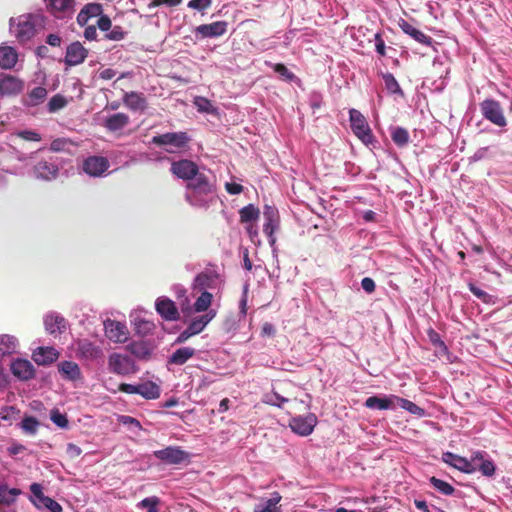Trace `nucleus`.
I'll return each instance as SVG.
<instances>
[{"mask_svg":"<svg viewBox=\"0 0 512 512\" xmlns=\"http://www.w3.org/2000/svg\"><path fill=\"white\" fill-rule=\"evenodd\" d=\"M171 172L180 179L189 180L185 194L186 200L196 208H207L216 196L213 177L199 171L198 166L191 160L175 161Z\"/></svg>","mask_w":512,"mask_h":512,"instance_id":"obj_1","label":"nucleus"},{"mask_svg":"<svg viewBox=\"0 0 512 512\" xmlns=\"http://www.w3.org/2000/svg\"><path fill=\"white\" fill-rule=\"evenodd\" d=\"M14 159L23 163L30 161V174L38 180L52 181L59 175L58 159L51 155H45L44 149H39L36 152L25 154L14 148H9L8 154L5 156V160Z\"/></svg>","mask_w":512,"mask_h":512,"instance_id":"obj_2","label":"nucleus"},{"mask_svg":"<svg viewBox=\"0 0 512 512\" xmlns=\"http://www.w3.org/2000/svg\"><path fill=\"white\" fill-rule=\"evenodd\" d=\"M39 17L33 14H24L10 19V32L20 43L31 40L36 33Z\"/></svg>","mask_w":512,"mask_h":512,"instance_id":"obj_3","label":"nucleus"},{"mask_svg":"<svg viewBox=\"0 0 512 512\" xmlns=\"http://www.w3.org/2000/svg\"><path fill=\"white\" fill-rule=\"evenodd\" d=\"M224 285L222 276L214 269H206L198 273L191 285L192 291H207L218 294Z\"/></svg>","mask_w":512,"mask_h":512,"instance_id":"obj_4","label":"nucleus"},{"mask_svg":"<svg viewBox=\"0 0 512 512\" xmlns=\"http://www.w3.org/2000/svg\"><path fill=\"white\" fill-rule=\"evenodd\" d=\"M349 121L351 129L354 135L366 146L371 145L375 142V137L372 130L363 116V114L357 109L349 110Z\"/></svg>","mask_w":512,"mask_h":512,"instance_id":"obj_5","label":"nucleus"},{"mask_svg":"<svg viewBox=\"0 0 512 512\" xmlns=\"http://www.w3.org/2000/svg\"><path fill=\"white\" fill-rule=\"evenodd\" d=\"M263 219V232L267 236L270 246L274 249L276 244L275 233L280 228V216L278 209L273 205H264Z\"/></svg>","mask_w":512,"mask_h":512,"instance_id":"obj_6","label":"nucleus"},{"mask_svg":"<svg viewBox=\"0 0 512 512\" xmlns=\"http://www.w3.org/2000/svg\"><path fill=\"white\" fill-rule=\"evenodd\" d=\"M108 369L111 373L125 376L136 372L133 359L125 354L111 353L108 357Z\"/></svg>","mask_w":512,"mask_h":512,"instance_id":"obj_7","label":"nucleus"},{"mask_svg":"<svg viewBox=\"0 0 512 512\" xmlns=\"http://www.w3.org/2000/svg\"><path fill=\"white\" fill-rule=\"evenodd\" d=\"M480 110L483 117L491 123L504 127L507 124L503 109L500 103L493 99H485L480 104Z\"/></svg>","mask_w":512,"mask_h":512,"instance_id":"obj_8","label":"nucleus"},{"mask_svg":"<svg viewBox=\"0 0 512 512\" xmlns=\"http://www.w3.org/2000/svg\"><path fill=\"white\" fill-rule=\"evenodd\" d=\"M30 491L32 494L30 500L36 508H45L49 512H62V506L54 499L44 495L40 484L33 483L30 486Z\"/></svg>","mask_w":512,"mask_h":512,"instance_id":"obj_9","label":"nucleus"},{"mask_svg":"<svg viewBox=\"0 0 512 512\" xmlns=\"http://www.w3.org/2000/svg\"><path fill=\"white\" fill-rule=\"evenodd\" d=\"M105 336L113 343H125L129 338V330L125 322L106 319L103 322Z\"/></svg>","mask_w":512,"mask_h":512,"instance_id":"obj_10","label":"nucleus"},{"mask_svg":"<svg viewBox=\"0 0 512 512\" xmlns=\"http://www.w3.org/2000/svg\"><path fill=\"white\" fill-rule=\"evenodd\" d=\"M318 423L317 416L314 413L292 417L289 422L291 430L300 436H309Z\"/></svg>","mask_w":512,"mask_h":512,"instance_id":"obj_11","label":"nucleus"},{"mask_svg":"<svg viewBox=\"0 0 512 512\" xmlns=\"http://www.w3.org/2000/svg\"><path fill=\"white\" fill-rule=\"evenodd\" d=\"M47 11L58 19L71 18L75 11V0H42Z\"/></svg>","mask_w":512,"mask_h":512,"instance_id":"obj_12","label":"nucleus"},{"mask_svg":"<svg viewBox=\"0 0 512 512\" xmlns=\"http://www.w3.org/2000/svg\"><path fill=\"white\" fill-rule=\"evenodd\" d=\"M154 456L165 464L178 465L189 460V453L177 446L154 451Z\"/></svg>","mask_w":512,"mask_h":512,"instance_id":"obj_13","label":"nucleus"},{"mask_svg":"<svg viewBox=\"0 0 512 512\" xmlns=\"http://www.w3.org/2000/svg\"><path fill=\"white\" fill-rule=\"evenodd\" d=\"M78 358L96 361L103 357V349L89 339H79L75 343Z\"/></svg>","mask_w":512,"mask_h":512,"instance_id":"obj_14","label":"nucleus"},{"mask_svg":"<svg viewBox=\"0 0 512 512\" xmlns=\"http://www.w3.org/2000/svg\"><path fill=\"white\" fill-rule=\"evenodd\" d=\"M109 166L107 158L103 156H89L83 160L82 170L90 177H102Z\"/></svg>","mask_w":512,"mask_h":512,"instance_id":"obj_15","label":"nucleus"},{"mask_svg":"<svg viewBox=\"0 0 512 512\" xmlns=\"http://www.w3.org/2000/svg\"><path fill=\"white\" fill-rule=\"evenodd\" d=\"M190 140L186 132H172L154 136L152 143L159 146L184 147Z\"/></svg>","mask_w":512,"mask_h":512,"instance_id":"obj_16","label":"nucleus"},{"mask_svg":"<svg viewBox=\"0 0 512 512\" xmlns=\"http://www.w3.org/2000/svg\"><path fill=\"white\" fill-rule=\"evenodd\" d=\"M442 461L451 467L467 474H471L477 471L476 464L472 462V458L468 460L467 458L452 452H444L442 454Z\"/></svg>","mask_w":512,"mask_h":512,"instance_id":"obj_17","label":"nucleus"},{"mask_svg":"<svg viewBox=\"0 0 512 512\" xmlns=\"http://www.w3.org/2000/svg\"><path fill=\"white\" fill-rule=\"evenodd\" d=\"M226 21H216L209 24H202L195 28V34L201 38H216L222 36L227 31Z\"/></svg>","mask_w":512,"mask_h":512,"instance_id":"obj_18","label":"nucleus"},{"mask_svg":"<svg viewBox=\"0 0 512 512\" xmlns=\"http://www.w3.org/2000/svg\"><path fill=\"white\" fill-rule=\"evenodd\" d=\"M57 367L64 380L74 383L83 381V374L76 362L65 360L58 363Z\"/></svg>","mask_w":512,"mask_h":512,"instance_id":"obj_19","label":"nucleus"},{"mask_svg":"<svg viewBox=\"0 0 512 512\" xmlns=\"http://www.w3.org/2000/svg\"><path fill=\"white\" fill-rule=\"evenodd\" d=\"M157 313L167 321L177 320L179 317L178 309L175 303L167 297H159L155 302Z\"/></svg>","mask_w":512,"mask_h":512,"instance_id":"obj_20","label":"nucleus"},{"mask_svg":"<svg viewBox=\"0 0 512 512\" xmlns=\"http://www.w3.org/2000/svg\"><path fill=\"white\" fill-rule=\"evenodd\" d=\"M11 372L19 380H29L34 377L35 369L33 364L27 359L17 358L11 363Z\"/></svg>","mask_w":512,"mask_h":512,"instance_id":"obj_21","label":"nucleus"},{"mask_svg":"<svg viewBox=\"0 0 512 512\" xmlns=\"http://www.w3.org/2000/svg\"><path fill=\"white\" fill-rule=\"evenodd\" d=\"M88 51L80 42H73L66 48L65 64L76 66L83 63L87 57Z\"/></svg>","mask_w":512,"mask_h":512,"instance_id":"obj_22","label":"nucleus"},{"mask_svg":"<svg viewBox=\"0 0 512 512\" xmlns=\"http://www.w3.org/2000/svg\"><path fill=\"white\" fill-rule=\"evenodd\" d=\"M398 396L386 395L383 397L371 396L364 403L365 407L374 410H395Z\"/></svg>","mask_w":512,"mask_h":512,"instance_id":"obj_23","label":"nucleus"},{"mask_svg":"<svg viewBox=\"0 0 512 512\" xmlns=\"http://www.w3.org/2000/svg\"><path fill=\"white\" fill-rule=\"evenodd\" d=\"M45 330L49 334L63 333L67 328L66 319L57 312H50L44 316Z\"/></svg>","mask_w":512,"mask_h":512,"instance_id":"obj_24","label":"nucleus"},{"mask_svg":"<svg viewBox=\"0 0 512 512\" xmlns=\"http://www.w3.org/2000/svg\"><path fill=\"white\" fill-rule=\"evenodd\" d=\"M23 89V82L7 74H0V94L1 95H16Z\"/></svg>","mask_w":512,"mask_h":512,"instance_id":"obj_25","label":"nucleus"},{"mask_svg":"<svg viewBox=\"0 0 512 512\" xmlns=\"http://www.w3.org/2000/svg\"><path fill=\"white\" fill-rule=\"evenodd\" d=\"M472 462L476 464L477 470H479L482 475L491 477L495 474L496 466L491 459L487 458V454L485 452H473Z\"/></svg>","mask_w":512,"mask_h":512,"instance_id":"obj_26","label":"nucleus"},{"mask_svg":"<svg viewBox=\"0 0 512 512\" xmlns=\"http://www.w3.org/2000/svg\"><path fill=\"white\" fill-rule=\"evenodd\" d=\"M196 354V349L189 346H184L173 351L167 360L169 365L181 366L188 362Z\"/></svg>","mask_w":512,"mask_h":512,"instance_id":"obj_27","label":"nucleus"},{"mask_svg":"<svg viewBox=\"0 0 512 512\" xmlns=\"http://www.w3.org/2000/svg\"><path fill=\"white\" fill-rule=\"evenodd\" d=\"M130 123V118L127 114L119 112L107 116L104 119V127L110 132H118L124 129Z\"/></svg>","mask_w":512,"mask_h":512,"instance_id":"obj_28","label":"nucleus"},{"mask_svg":"<svg viewBox=\"0 0 512 512\" xmlns=\"http://www.w3.org/2000/svg\"><path fill=\"white\" fill-rule=\"evenodd\" d=\"M59 358V352L54 347H39L33 352V360L38 365H49Z\"/></svg>","mask_w":512,"mask_h":512,"instance_id":"obj_29","label":"nucleus"},{"mask_svg":"<svg viewBox=\"0 0 512 512\" xmlns=\"http://www.w3.org/2000/svg\"><path fill=\"white\" fill-rule=\"evenodd\" d=\"M123 103L134 112H143L147 108L146 99L138 92H125L123 95Z\"/></svg>","mask_w":512,"mask_h":512,"instance_id":"obj_30","label":"nucleus"},{"mask_svg":"<svg viewBox=\"0 0 512 512\" xmlns=\"http://www.w3.org/2000/svg\"><path fill=\"white\" fill-rule=\"evenodd\" d=\"M191 295L195 297V301L193 303V310L194 312L201 313V312H208L209 307L212 304V300L215 294H212V292L207 291H192Z\"/></svg>","mask_w":512,"mask_h":512,"instance_id":"obj_31","label":"nucleus"},{"mask_svg":"<svg viewBox=\"0 0 512 512\" xmlns=\"http://www.w3.org/2000/svg\"><path fill=\"white\" fill-rule=\"evenodd\" d=\"M18 60V53L15 48L6 44L0 45V68L9 70L14 68Z\"/></svg>","mask_w":512,"mask_h":512,"instance_id":"obj_32","label":"nucleus"},{"mask_svg":"<svg viewBox=\"0 0 512 512\" xmlns=\"http://www.w3.org/2000/svg\"><path fill=\"white\" fill-rule=\"evenodd\" d=\"M47 93L43 86L34 87L23 97L22 103L26 107H36L45 101Z\"/></svg>","mask_w":512,"mask_h":512,"instance_id":"obj_33","label":"nucleus"},{"mask_svg":"<svg viewBox=\"0 0 512 512\" xmlns=\"http://www.w3.org/2000/svg\"><path fill=\"white\" fill-rule=\"evenodd\" d=\"M102 6L98 3H89L85 5L77 15V23L85 26L90 18L101 16Z\"/></svg>","mask_w":512,"mask_h":512,"instance_id":"obj_34","label":"nucleus"},{"mask_svg":"<svg viewBox=\"0 0 512 512\" xmlns=\"http://www.w3.org/2000/svg\"><path fill=\"white\" fill-rule=\"evenodd\" d=\"M216 316L215 310H210L207 313L197 316L192 319L190 324L188 325L189 331L194 333L195 335L199 334L204 330V328L208 325L210 321Z\"/></svg>","mask_w":512,"mask_h":512,"instance_id":"obj_35","label":"nucleus"},{"mask_svg":"<svg viewBox=\"0 0 512 512\" xmlns=\"http://www.w3.org/2000/svg\"><path fill=\"white\" fill-rule=\"evenodd\" d=\"M161 388L159 385L152 381H145L139 383L138 394L144 399L154 400L160 397Z\"/></svg>","mask_w":512,"mask_h":512,"instance_id":"obj_36","label":"nucleus"},{"mask_svg":"<svg viewBox=\"0 0 512 512\" xmlns=\"http://www.w3.org/2000/svg\"><path fill=\"white\" fill-rule=\"evenodd\" d=\"M19 342L18 339L10 334H1L0 335V354L11 355L15 353L18 349Z\"/></svg>","mask_w":512,"mask_h":512,"instance_id":"obj_37","label":"nucleus"},{"mask_svg":"<svg viewBox=\"0 0 512 512\" xmlns=\"http://www.w3.org/2000/svg\"><path fill=\"white\" fill-rule=\"evenodd\" d=\"M401 29L404 33L412 37L417 42L424 44V45H430L432 42L431 37L424 34L422 31L415 28L413 25L409 24L406 21H403L400 25Z\"/></svg>","mask_w":512,"mask_h":512,"instance_id":"obj_38","label":"nucleus"},{"mask_svg":"<svg viewBox=\"0 0 512 512\" xmlns=\"http://www.w3.org/2000/svg\"><path fill=\"white\" fill-rule=\"evenodd\" d=\"M281 501V495L278 492H274L271 498L257 504L254 508V512H281L278 503Z\"/></svg>","mask_w":512,"mask_h":512,"instance_id":"obj_39","label":"nucleus"},{"mask_svg":"<svg viewBox=\"0 0 512 512\" xmlns=\"http://www.w3.org/2000/svg\"><path fill=\"white\" fill-rule=\"evenodd\" d=\"M132 324L134 326L135 332L139 335L146 336L153 332L155 325L153 322L145 320L139 316L131 315Z\"/></svg>","mask_w":512,"mask_h":512,"instance_id":"obj_40","label":"nucleus"},{"mask_svg":"<svg viewBox=\"0 0 512 512\" xmlns=\"http://www.w3.org/2000/svg\"><path fill=\"white\" fill-rule=\"evenodd\" d=\"M239 215L242 223L251 224L258 220L260 211L253 204H249L240 209Z\"/></svg>","mask_w":512,"mask_h":512,"instance_id":"obj_41","label":"nucleus"},{"mask_svg":"<svg viewBox=\"0 0 512 512\" xmlns=\"http://www.w3.org/2000/svg\"><path fill=\"white\" fill-rule=\"evenodd\" d=\"M20 490L17 488H8L6 485H0V506H10L16 501Z\"/></svg>","mask_w":512,"mask_h":512,"instance_id":"obj_42","label":"nucleus"},{"mask_svg":"<svg viewBox=\"0 0 512 512\" xmlns=\"http://www.w3.org/2000/svg\"><path fill=\"white\" fill-rule=\"evenodd\" d=\"M397 407H400V408L408 411L409 413H411V414H413V415H415V416H417L419 418H422V417L426 416L425 409H423L420 406L416 405L412 401H410L408 399L401 398L399 396H398V400L396 402V408Z\"/></svg>","mask_w":512,"mask_h":512,"instance_id":"obj_43","label":"nucleus"},{"mask_svg":"<svg viewBox=\"0 0 512 512\" xmlns=\"http://www.w3.org/2000/svg\"><path fill=\"white\" fill-rule=\"evenodd\" d=\"M427 336L431 344L438 349V353L440 355H445L449 353L447 345L444 343V341L441 339L438 332H436L434 329L430 328L427 330Z\"/></svg>","mask_w":512,"mask_h":512,"instance_id":"obj_44","label":"nucleus"},{"mask_svg":"<svg viewBox=\"0 0 512 512\" xmlns=\"http://www.w3.org/2000/svg\"><path fill=\"white\" fill-rule=\"evenodd\" d=\"M266 65L271 67L275 73H277L283 80L287 82H292L297 79L295 74L291 72L284 64L281 63H270L266 62Z\"/></svg>","mask_w":512,"mask_h":512,"instance_id":"obj_45","label":"nucleus"},{"mask_svg":"<svg viewBox=\"0 0 512 512\" xmlns=\"http://www.w3.org/2000/svg\"><path fill=\"white\" fill-rule=\"evenodd\" d=\"M391 138L397 146L403 147L408 144L410 137L405 128L394 127L391 131Z\"/></svg>","mask_w":512,"mask_h":512,"instance_id":"obj_46","label":"nucleus"},{"mask_svg":"<svg viewBox=\"0 0 512 512\" xmlns=\"http://www.w3.org/2000/svg\"><path fill=\"white\" fill-rule=\"evenodd\" d=\"M19 425L24 433L28 435H35L38 431L40 423L35 417L26 416L23 418Z\"/></svg>","mask_w":512,"mask_h":512,"instance_id":"obj_47","label":"nucleus"},{"mask_svg":"<svg viewBox=\"0 0 512 512\" xmlns=\"http://www.w3.org/2000/svg\"><path fill=\"white\" fill-rule=\"evenodd\" d=\"M67 104L68 101L64 96L61 94H56L49 100L47 104V110L49 113H55L66 107Z\"/></svg>","mask_w":512,"mask_h":512,"instance_id":"obj_48","label":"nucleus"},{"mask_svg":"<svg viewBox=\"0 0 512 512\" xmlns=\"http://www.w3.org/2000/svg\"><path fill=\"white\" fill-rule=\"evenodd\" d=\"M385 88L392 94H402V89L393 74L385 73L382 76Z\"/></svg>","mask_w":512,"mask_h":512,"instance_id":"obj_49","label":"nucleus"},{"mask_svg":"<svg viewBox=\"0 0 512 512\" xmlns=\"http://www.w3.org/2000/svg\"><path fill=\"white\" fill-rule=\"evenodd\" d=\"M430 483L438 492L442 493L443 495H452L455 490L454 487L448 482L436 477H431Z\"/></svg>","mask_w":512,"mask_h":512,"instance_id":"obj_50","label":"nucleus"},{"mask_svg":"<svg viewBox=\"0 0 512 512\" xmlns=\"http://www.w3.org/2000/svg\"><path fill=\"white\" fill-rule=\"evenodd\" d=\"M11 137H18L25 141L39 142L42 140L41 135L35 130H18L14 132Z\"/></svg>","mask_w":512,"mask_h":512,"instance_id":"obj_51","label":"nucleus"},{"mask_svg":"<svg viewBox=\"0 0 512 512\" xmlns=\"http://www.w3.org/2000/svg\"><path fill=\"white\" fill-rule=\"evenodd\" d=\"M50 420L61 429H67L69 426V421L66 414L61 413L58 409H53L51 411Z\"/></svg>","mask_w":512,"mask_h":512,"instance_id":"obj_52","label":"nucleus"},{"mask_svg":"<svg viewBox=\"0 0 512 512\" xmlns=\"http://www.w3.org/2000/svg\"><path fill=\"white\" fill-rule=\"evenodd\" d=\"M159 504V499L155 496H152V497H147V498H144L143 500H141L138 504V506L140 508H143V509H146L147 512H159L158 511V506Z\"/></svg>","mask_w":512,"mask_h":512,"instance_id":"obj_53","label":"nucleus"},{"mask_svg":"<svg viewBox=\"0 0 512 512\" xmlns=\"http://www.w3.org/2000/svg\"><path fill=\"white\" fill-rule=\"evenodd\" d=\"M71 142L66 138L54 139L50 144V150L53 152H65L68 151Z\"/></svg>","mask_w":512,"mask_h":512,"instance_id":"obj_54","label":"nucleus"},{"mask_svg":"<svg viewBox=\"0 0 512 512\" xmlns=\"http://www.w3.org/2000/svg\"><path fill=\"white\" fill-rule=\"evenodd\" d=\"M289 400L281 395H279L276 392H273L271 394H267L265 396V403L270 404L272 406H276L279 408H282L285 403H287Z\"/></svg>","mask_w":512,"mask_h":512,"instance_id":"obj_55","label":"nucleus"},{"mask_svg":"<svg viewBox=\"0 0 512 512\" xmlns=\"http://www.w3.org/2000/svg\"><path fill=\"white\" fill-rule=\"evenodd\" d=\"M195 105L201 112L211 113L214 110L212 103L204 97L196 98Z\"/></svg>","mask_w":512,"mask_h":512,"instance_id":"obj_56","label":"nucleus"},{"mask_svg":"<svg viewBox=\"0 0 512 512\" xmlns=\"http://www.w3.org/2000/svg\"><path fill=\"white\" fill-rule=\"evenodd\" d=\"M212 4L211 0H190L188 3V7L192 9H196L198 11L205 10L209 8Z\"/></svg>","mask_w":512,"mask_h":512,"instance_id":"obj_57","label":"nucleus"},{"mask_svg":"<svg viewBox=\"0 0 512 512\" xmlns=\"http://www.w3.org/2000/svg\"><path fill=\"white\" fill-rule=\"evenodd\" d=\"M374 41H375V49H376L377 53L381 56H384L386 54V46H385V42L382 39V36L380 33L375 34Z\"/></svg>","mask_w":512,"mask_h":512,"instance_id":"obj_58","label":"nucleus"},{"mask_svg":"<svg viewBox=\"0 0 512 512\" xmlns=\"http://www.w3.org/2000/svg\"><path fill=\"white\" fill-rule=\"evenodd\" d=\"M129 349L136 356H144L148 354L146 347L142 343H132L129 345Z\"/></svg>","mask_w":512,"mask_h":512,"instance_id":"obj_59","label":"nucleus"},{"mask_svg":"<svg viewBox=\"0 0 512 512\" xmlns=\"http://www.w3.org/2000/svg\"><path fill=\"white\" fill-rule=\"evenodd\" d=\"M139 383L138 384H128L122 383L119 385V391L126 394H138Z\"/></svg>","mask_w":512,"mask_h":512,"instance_id":"obj_60","label":"nucleus"},{"mask_svg":"<svg viewBox=\"0 0 512 512\" xmlns=\"http://www.w3.org/2000/svg\"><path fill=\"white\" fill-rule=\"evenodd\" d=\"M181 2H182V0H153L148 5V7L149 8H154V7H157V6H160V5H166V6L173 7V6L179 5Z\"/></svg>","mask_w":512,"mask_h":512,"instance_id":"obj_61","label":"nucleus"},{"mask_svg":"<svg viewBox=\"0 0 512 512\" xmlns=\"http://www.w3.org/2000/svg\"><path fill=\"white\" fill-rule=\"evenodd\" d=\"M361 287L362 289L367 293H373L375 291L376 285L372 278L365 277L361 281Z\"/></svg>","mask_w":512,"mask_h":512,"instance_id":"obj_62","label":"nucleus"},{"mask_svg":"<svg viewBox=\"0 0 512 512\" xmlns=\"http://www.w3.org/2000/svg\"><path fill=\"white\" fill-rule=\"evenodd\" d=\"M111 20L106 15H101L97 21V26L102 31H108L111 28Z\"/></svg>","mask_w":512,"mask_h":512,"instance_id":"obj_63","label":"nucleus"},{"mask_svg":"<svg viewBox=\"0 0 512 512\" xmlns=\"http://www.w3.org/2000/svg\"><path fill=\"white\" fill-rule=\"evenodd\" d=\"M66 452L70 458L74 459L81 455L82 449L73 443H68Z\"/></svg>","mask_w":512,"mask_h":512,"instance_id":"obj_64","label":"nucleus"}]
</instances>
